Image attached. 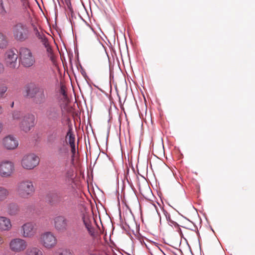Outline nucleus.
Instances as JSON below:
<instances>
[{"label": "nucleus", "mask_w": 255, "mask_h": 255, "mask_svg": "<svg viewBox=\"0 0 255 255\" xmlns=\"http://www.w3.org/2000/svg\"><path fill=\"white\" fill-rule=\"evenodd\" d=\"M35 117L31 114H27L23 117L19 124L20 128L23 131L27 132L34 126Z\"/></svg>", "instance_id": "9d476101"}, {"label": "nucleus", "mask_w": 255, "mask_h": 255, "mask_svg": "<svg viewBox=\"0 0 255 255\" xmlns=\"http://www.w3.org/2000/svg\"><path fill=\"white\" fill-rule=\"evenodd\" d=\"M91 255H107V254L103 252L96 251L94 253H90Z\"/></svg>", "instance_id": "e433bc0d"}, {"label": "nucleus", "mask_w": 255, "mask_h": 255, "mask_svg": "<svg viewBox=\"0 0 255 255\" xmlns=\"http://www.w3.org/2000/svg\"><path fill=\"white\" fill-rule=\"evenodd\" d=\"M23 234L24 237H31L35 234L33 225L31 223H27L22 226Z\"/></svg>", "instance_id": "f3484780"}, {"label": "nucleus", "mask_w": 255, "mask_h": 255, "mask_svg": "<svg viewBox=\"0 0 255 255\" xmlns=\"http://www.w3.org/2000/svg\"><path fill=\"white\" fill-rule=\"evenodd\" d=\"M47 97L43 89H40L39 92L33 98L34 102L38 105L44 103L46 101Z\"/></svg>", "instance_id": "412c9836"}, {"label": "nucleus", "mask_w": 255, "mask_h": 255, "mask_svg": "<svg viewBox=\"0 0 255 255\" xmlns=\"http://www.w3.org/2000/svg\"><path fill=\"white\" fill-rule=\"evenodd\" d=\"M48 199L51 206H59L63 211H69L74 206V201L69 195L55 193L49 195Z\"/></svg>", "instance_id": "f257e3e1"}, {"label": "nucleus", "mask_w": 255, "mask_h": 255, "mask_svg": "<svg viewBox=\"0 0 255 255\" xmlns=\"http://www.w3.org/2000/svg\"><path fill=\"white\" fill-rule=\"evenodd\" d=\"M4 70V67L2 64L0 63V73H2Z\"/></svg>", "instance_id": "58836bf2"}, {"label": "nucleus", "mask_w": 255, "mask_h": 255, "mask_svg": "<svg viewBox=\"0 0 255 255\" xmlns=\"http://www.w3.org/2000/svg\"><path fill=\"white\" fill-rule=\"evenodd\" d=\"M69 146L71 148V152L72 153V156H71L72 161L73 162L74 160V157H75L76 153L75 143L69 144Z\"/></svg>", "instance_id": "2f4dec72"}, {"label": "nucleus", "mask_w": 255, "mask_h": 255, "mask_svg": "<svg viewBox=\"0 0 255 255\" xmlns=\"http://www.w3.org/2000/svg\"><path fill=\"white\" fill-rule=\"evenodd\" d=\"M64 128L62 127H53L47 133L46 141L49 145H53L63 136Z\"/></svg>", "instance_id": "0eeeda50"}, {"label": "nucleus", "mask_w": 255, "mask_h": 255, "mask_svg": "<svg viewBox=\"0 0 255 255\" xmlns=\"http://www.w3.org/2000/svg\"><path fill=\"white\" fill-rule=\"evenodd\" d=\"M66 139H68L69 145L75 143V135L73 131L71 125H68V129L65 136Z\"/></svg>", "instance_id": "5701e85b"}, {"label": "nucleus", "mask_w": 255, "mask_h": 255, "mask_svg": "<svg viewBox=\"0 0 255 255\" xmlns=\"http://www.w3.org/2000/svg\"><path fill=\"white\" fill-rule=\"evenodd\" d=\"M17 58V52L16 50H7L4 54L5 64L10 68L15 69L18 67Z\"/></svg>", "instance_id": "6e6552de"}, {"label": "nucleus", "mask_w": 255, "mask_h": 255, "mask_svg": "<svg viewBox=\"0 0 255 255\" xmlns=\"http://www.w3.org/2000/svg\"><path fill=\"white\" fill-rule=\"evenodd\" d=\"M39 163L38 156L31 153L23 156L21 160V165L23 168L31 170L35 168Z\"/></svg>", "instance_id": "1a4fd4ad"}, {"label": "nucleus", "mask_w": 255, "mask_h": 255, "mask_svg": "<svg viewBox=\"0 0 255 255\" xmlns=\"http://www.w3.org/2000/svg\"><path fill=\"white\" fill-rule=\"evenodd\" d=\"M14 38L18 41H24L28 38V29L27 25L22 22H18L13 27Z\"/></svg>", "instance_id": "7ed1b4c3"}, {"label": "nucleus", "mask_w": 255, "mask_h": 255, "mask_svg": "<svg viewBox=\"0 0 255 255\" xmlns=\"http://www.w3.org/2000/svg\"><path fill=\"white\" fill-rule=\"evenodd\" d=\"M7 45V40L5 37L0 32V48H4Z\"/></svg>", "instance_id": "c756f323"}, {"label": "nucleus", "mask_w": 255, "mask_h": 255, "mask_svg": "<svg viewBox=\"0 0 255 255\" xmlns=\"http://www.w3.org/2000/svg\"><path fill=\"white\" fill-rule=\"evenodd\" d=\"M3 243V239L0 237V246L2 245Z\"/></svg>", "instance_id": "ea45409f"}, {"label": "nucleus", "mask_w": 255, "mask_h": 255, "mask_svg": "<svg viewBox=\"0 0 255 255\" xmlns=\"http://www.w3.org/2000/svg\"><path fill=\"white\" fill-rule=\"evenodd\" d=\"M3 144L7 149H13L18 145V141L11 135L6 136L3 139Z\"/></svg>", "instance_id": "2eb2a0df"}, {"label": "nucleus", "mask_w": 255, "mask_h": 255, "mask_svg": "<svg viewBox=\"0 0 255 255\" xmlns=\"http://www.w3.org/2000/svg\"><path fill=\"white\" fill-rule=\"evenodd\" d=\"M163 213L168 222L171 220L170 215L167 211L163 210Z\"/></svg>", "instance_id": "c9c22d12"}, {"label": "nucleus", "mask_w": 255, "mask_h": 255, "mask_svg": "<svg viewBox=\"0 0 255 255\" xmlns=\"http://www.w3.org/2000/svg\"><path fill=\"white\" fill-rule=\"evenodd\" d=\"M27 246L26 242L20 238L13 239L9 243L10 250L15 253H19L24 251Z\"/></svg>", "instance_id": "9b49d317"}, {"label": "nucleus", "mask_w": 255, "mask_h": 255, "mask_svg": "<svg viewBox=\"0 0 255 255\" xmlns=\"http://www.w3.org/2000/svg\"><path fill=\"white\" fill-rule=\"evenodd\" d=\"M168 224L171 226H174L177 228L179 227V225L176 222L172 220L171 219L168 221Z\"/></svg>", "instance_id": "4c0bfd02"}, {"label": "nucleus", "mask_w": 255, "mask_h": 255, "mask_svg": "<svg viewBox=\"0 0 255 255\" xmlns=\"http://www.w3.org/2000/svg\"><path fill=\"white\" fill-rule=\"evenodd\" d=\"M14 106V102H12L11 104V107L12 108Z\"/></svg>", "instance_id": "79ce46f5"}, {"label": "nucleus", "mask_w": 255, "mask_h": 255, "mask_svg": "<svg viewBox=\"0 0 255 255\" xmlns=\"http://www.w3.org/2000/svg\"><path fill=\"white\" fill-rule=\"evenodd\" d=\"M44 115L49 122H56L60 118L61 110L58 106L51 105L45 109Z\"/></svg>", "instance_id": "423d86ee"}, {"label": "nucleus", "mask_w": 255, "mask_h": 255, "mask_svg": "<svg viewBox=\"0 0 255 255\" xmlns=\"http://www.w3.org/2000/svg\"><path fill=\"white\" fill-rule=\"evenodd\" d=\"M82 219L85 228L88 231L89 235L94 237L95 236V229L92 224V221L90 217L87 214H83Z\"/></svg>", "instance_id": "4468645a"}, {"label": "nucleus", "mask_w": 255, "mask_h": 255, "mask_svg": "<svg viewBox=\"0 0 255 255\" xmlns=\"http://www.w3.org/2000/svg\"><path fill=\"white\" fill-rule=\"evenodd\" d=\"M88 237L86 235H83L80 237L78 243L81 246H84L86 245Z\"/></svg>", "instance_id": "473e14b6"}, {"label": "nucleus", "mask_w": 255, "mask_h": 255, "mask_svg": "<svg viewBox=\"0 0 255 255\" xmlns=\"http://www.w3.org/2000/svg\"><path fill=\"white\" fill-rule=\"evenodd\" d=\"M24 255H43L42 252L37 247H29L26 250Z\"/></svg>", "instance_id": "393cba45"}, {"label": "nucleus", "mask_w": 255, "mask_h": 255, "mask_svg": "<svg viewBox=\"0 0 255 255\" xmlns=\"http://www.w3.org/2000/svg\"><path fill=\"white\" fill-rule=\"evenodd\" d=\"M8 190L2 186H0V202L4 201L9 195Z\"/></svg>", "instance_id": "cd10ccee"}, {"label": "nucleus", "mask_w": 255, "mask_h": 255, "mask_svg": "<svg viewBox=\"0 0 255 255\" xmlns=\"http://www.w3.org/2000/svg\"><path fill=\"white\" fill-rule=\"evenodd\" d=\"M10 220L3 216L0 217V231H9L11 228Z\"/></svg>", "instance_id": "aec40b11"}, {"label": "nucleus", "mask_w": 255, "mask_h": 255, "mask_svg": "<svg viewBox=\"0 0 255 255\" xmlns=\"http://www.w3.org/2000/svg\"><path fill=\"white\" fill-rule=\"evenodd\" d=\"M40 88L33 84H30L26 86V96L30 98H33L39 92Z\"/></svg>", "instance_id": "dca6fc26"}, {"label": "nucleus", "mask_w": 255, "mask_h": 255, "mask_svg": "<svg viewBox=\"0 0 255 255\" xmlns=\"http://www.w3.org/2000/svg\"><path fill=\"white\" fill-rule=\"evenodd\" d=\"M33 28V33L36 37L40 41V42L43 43L48 40V38L44 34V33L40 29V28H38L37 26L32 23L31 24Z\"/></svg>", "instance_id": "6ab92c4d"}, {"label": "nucleus", "mask_w": 255, "mask_h": 255, "mask_svg": "<svg viewBox=\"0 0 255 255\" xmlns=\"http://www.w3.org/2000/svg\"><path fill=\"white\" fill-rule=\"evenodd\" d=\"M35 191L32 181L26 180L20 182L17 186V192L18 195L24 199L31 196Z\"/></svg>", "instance_id": "f03ea898"}, {"label": "nucleus", "mask_w": 255, "mask_h": 255, "mask_svg": "<svg viewBox=\"0 0 255 255\" xmlns=\"http://www.w3.org/2000/svg\"><path fill=\"white\" fill-rule=\"evenodd\" d=\"M12 115V119L13 120H19L21 117L22 116V114L21 112L19 111H14L11 113Z\"/></svg>", "instance_id": "7c9ffc66"}, {"label": "nucleus", "mask_w": 255, "mask_h": 255, "mask_svg": "<svg viewBox=\"0 0 255 255\" xmlns=\"http://www.w3.org/2000/svg\"><path fill=\"white\" fill-rule=\"evenodd\" d=\"M44 47L46 48L47 56L50 58V60L53 62L55 60V57L51 46L50 45L48 40L42 43Z\"/></svg>", "instance_id": "b1692460"}, {"label": "nucleus", "mask_w": 255, "mask_h": 255, "mask_svg": "<svg viewBox=\"0 0 255 255\" xmlns=\"http://www.w3.org/2000/svg\"><path fill=\"white\" fill-rule=\"evenodd\" d=\"M3 110L1 107V106L0 105V114H1L2 113Z\"/></svg>", "instance_id": "a19ab883"}, {"label": "nucleus", "mask_w": 255, "mask_h": 255, "mask_svg": "<svg viewBox=\"0 0 255 255\" xmlns=\"http://www.w3.org/2000/svg\"><path fill=\"white\" fill-rule=\"evenodd\" d=\"M39 241L42 246L47 249L54 248L57 243L56 237L50 232H46L41 234Z\"/></svg>", "instance_id": "39448f33"}, {"label": "nucleus", "mask_w": 255, "mask_h": 255, "mask_svg": "<svg viewBox=\"0 0 255 255\" xmlns=\"http://www.w3.org/2000/svg\"><path fill=\"white\" fill-rule=\"evenodd\" d=\"M14 170V164L9 161H4L0 163V175L2 177H8Z\"/></svg>", "instance_id": "f8f14e48"}, {"label": "nucleus", "mask_w": 255, "mask_h": 255, "mask_svg": "<svg viewBox=\"0 0 255 255\" xmlns=\"http://www.w3.org/2000/svg\"><path fill=\"white\" fill-rule=\"evenodd\" d=\"M73 171L72 170L68 169L66 170L64 177L66 182H69L73 180Z\"/></svg>", "instance_id": "c85d7f7f"}, {"label": "nucleus", "mask_w": 255, "mask_h": 255, "mask_svg": "<svg viewBox=\"0 0 255 255\" xmlns=\"http://www.w3.org/2000/svg\"><path fill=\"white\" fill-rule=\"evenodd\" d=\"M7 213L10 216L17 214L19 211V207L17 204L14 203H10L7 206Z\"/></svg>", "instance_id": "4be33fe9"}, {"label": "nucleus", "mask_w": 255, "mask_h": 255, "mask_svg": "<svg viewBox=\"0 0 255 255\" xmlns=\"http://www.w3.org/2000/svg\"><path fill=\"white\" fill-rule=\"evenodd\" d=\"M21 1H23L24 0H20Z\"/></svg>", "instance_id": "37998d69"}, {"label": "nucleus", "mask_w": 255, "mask_h": 255, "mask_svg": "<svg viewBox=\"0 0 255 255\" xmlns=\"http://www.w3.org/2000/svg\"><path fill=\"white\" fill-rule=\"evenodd\" d=\"M68 221L63 216H58L54 219L55 228L59 231H63L66 229Z\"/></svg>", "instance_id": "ddd939ff"}, {"label": "nucleus", "mask_w": 255, "mask_h": 255, "mask_svg": "<svg viewBox=\"0 0 255 255\" xmlns=\"http://www.w3.org/2000/svg\"><path fill=\"white\" fill-rule=\"evenodd\" d=\"M69 150L67 145L63 143L57 146L56 155L58 158H64V157L68 154Z\"/></svg>", "instance_id": "a211bd4d"}, {"label": "nucleus", "mask_w": 255, "mask_h": 255, "mask_svg": "<svg viewBox=\"0 0 255 255\" xmlns=\"http://www.w3.org/2000/svg\"><path fill=\"white\" fill-rule=\"evenodd\" d=\"M53 255H73V253L69 249L59 248L55 251Z\"/></svg>", "instance_id": "bb28decb"}, {"label": "nucleus", "mask_w": 255, "mask_h": 255, "mask_svg": "<svg viewBox=\"0 0 255 255\" xmlns=\"http://www.w3.org/2000/svg\"><path fill=\"white\" fill-rule=\"evenodd\" d=\"M7 87L5 86L0 85V98L3 97L7 91Z\"/></svg>", "instance_id": "f704fd0d"}, {"label": "nucleus", "mask_w": 255, "mask_h": 255, "mask_svg": "<svg viewBox=\"0 0 255 255\" xmlns=\"http://www.w3.org/2000/svg\"><path fill=\"white\" fill-rule=\"evenodd\" d=\"M59 93L63 96L64 99L67 98V95L65 90V87L64 85H61L60 86Z\"/></svg>", "instance_id": "72a5a7b5"}, {"label": "nucleus", "mask_w": 255, "mask_h": 255, "mask_svg": "<svg viewBox=\"0 0 255 255\" xmlns=\"http://www.w3.org/2000/svg\"><path fill=\"white\" fill-rule=\"evenodd\" d=\"M19 55L21 64L25 67H30L33 65L35 62V58L31 50L27 48H20Z\"/></svg>", "instance_id": "20e7f679"}, {"label": "nucleus", "mask_w": 255, "mask_h": 255, "mask_svg": "<svg viewBox=\"0 0 255 255\" xmlns=\"http://www.w3.org/2000/svg\"><path fill=\"white\" fill-rule=\"evenodd\" d=\"M10 7L12 4L14 3V0H5ZM0 13L2 15H5L7 13V11L4 6L3 0H0Z\"/></svg>", "instance_id": "a878e982"}]
</instances>
